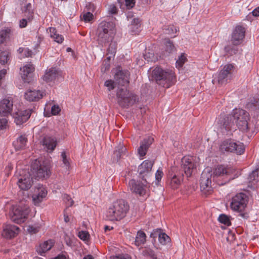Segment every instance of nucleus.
<instances>
[{
    "label": "nucleus",
    "instance_id": "f03ea898",
    "mask_svg": "<svg viewBox=\"0 0 259 259\" xmlns=\"http://www.w3.org/2000/svg\"><path fill=\"white\" fill-rule=\"evenodd\" d=\"M129 74L127 71H123L117 69L114 75L115 81L112 79L106 80L104 85L110 91L114 89L117 85L122 86L118 87L116 93L117 101L119 105L124 108L128 107L136 103L137 98L136 95L128 91L124 86L127 84L128 81Z\"/></svg>",
    "mask_w": 259,
    "mask_h": 259
},
{
    "label": "nucleus",
    "instance_id": "c756f323",
    "mask_svg": "<svg viewBox=\"0 0 259 259\" xmlns=\"http://www.w3.org/2000/svg\"><path fill=\"white\" fill-rule=\"evenodd\" d=\"M183 177L182 176H178L176 175H174L168 180V185L172 189H176L180 186Z\"/></svg>",
    "mask_w": 259,
    "mask_h": 259
},
{
    "label": "nucleus",
    "instance_id": "a211bd4d",
    "mask_svg": "<svg viewBox=\"0 0 259 259\" xmlns=\"http://www.w3.org/2000/svg\"><path fill=\"white\" fill-rule=\"evenodd\" d=\"M13 101L11 97L5 98L0 101V115L6 116L13 109Z\"/></svg>",
    "mask_w": 259,
    "mask_h": 259
},
{
    "label": "nucleus",
    "instance_id": "de8ad7c7",
    "mask_svg": "<svg viewBox=\"0 0 259 259\" xmlns=\"http://www.w3.org/2000/svg\"><path fill=\"white\" fill-rule=\"evenodd\" d=\"M18 51L20 53H21L23 56H24L26 57L31 56L32 54V51H30L29 49H28L27 48H20L18 49Z\"/></svg>",
    "mask_w": 259,
    "mask_h": 259
},
{
    "label": "nucleus",
    "instance_id": "72a5a7b5",
    "mask_svg": "<svg viewBox=\"0 0 259 259\" xmlns=\"http://www.w3.org/2000/svg\"><path fill=\"white\" fill-rule=\"evenodd\" d=\"M238 45H229L225 48L226 53L229 55L236 54L238 51Z\"/></svg>",
    "mask_w": 259,
    "mask_h": 259
},
{
    "label": "nucleus",
    "instance_id": "f8f14e48",
    "mask_svg": "<svg viewBox=\"0 0 259 259\" xmlns=\"http://www.w3.org/2000/svg\"><path fill=\"white\" fill-rule=\"evenodd\" d=\"M212 175L209 168H206L202 172L200 178V189L204 193H209L212 191L211 179Z\"/></svg>",
    "mask_w": 259,
    "mask_h": 259
},
{
    "label": "nucleus",
    "instance_id": "49530a36",
    "mask_svg": "<svg viewBox=\"0 0 259 259\" xmlns=\"http://www.w3.org/2000/svg\"><path fill=\"white\" fill-rule=\"evenodd\" d=\"M63 199L68 207L72 206L74 203V201L71 199L70 196L67 194H65L63 195Z\"/></svg>",
    "mask_w": 259,
    "mask_h": 259
},
{
    "label": "nucleus",
    "instance_id": "f704fd0d",
    "mask_svg": "<svg viewBox=\"0 0 259 259\" xmlns=\"http://www.w3.org/2000/svg\"><path fill=\"white\" fill-rule=\"evenodd\" d=\"M159 243L163 245H166L170 242V238L165 233L161 232L158 237Z\"/></svg>",
    "mask_w": 259,
    "mask_h": 259
},
{
    "label": "nucleus",
    "instance_id": "79ce46f5",
    "mask_svg": "<svg viewBox=\"0 0 259 259\" xmlns=\"http://www.w3.org/2000/svg\"><path fill=\"white\" fill-rule=\"evenodd\" d=\"M187 60L186 57L184 54H182L179 57V59L176 61V65L178 68H181L183 66Z\"/></svg>",
    "mask_w": 259,
    "mask_h": 259
},
{
    "label": "nucleus",
    "instance_id": "a878e982",
    "mask_svg": "<svg viewBox=\"0 0 259 259\" xmlns=\"http://www.w3.org/2000/svg\"><path fill=\"white\" fill-rule=\"evenodd\" d=\"M42 144L46 151L51 152L56 146V140L54 138L45 137L42 141Z\"/></svg>",
    "mask_w": 259,
    "mask_h": 259
},
{
    "label": "nucleus",
    "instance_id": "4be33fe9",
    "mask_svg": "<svg viewBox=\"0 0 259 259\" xmlns=\"http://www.w3.org/2000/svg\"><path fill=\"white\" fill-rule=\"evenodd\" d=\"M19 232V228L13 225H6L3 228L2 235L7 239H11L15 237Z\"/></svg>",
    "mask_w": 259,
    "mask_h": 259
},
{
    "label": "nucleus",
    "instance_id": "412c9836",
    "mask_svg": "<svg viewBox=\"0 0 259 259\" xmlns=\"http://www.w3.org/2000/svg\"><path fill=\"white\" fill-rule=\"evenodd\" d=\"M31 114V110H19L13 115L14 121L17 125H21L29 118Z\"/></svg>",
    "mask_w": 259,
    "mask_h": 259
},
{
    "label": "nucleus",
    "instance_id": "0e129e2a",
    "mask_svg": "<svg viewBox=\"0 0 259 259\" xmlns=\"http://www.w3.org/2000/svg\"><path fill=\"white\" fill-rule=\"evenodd\" d=\"M252 104L255 110H259V99L255 100L254 103H253Z\"/></svg>",
    "mask_w": 259,
    "mask_h": 259
},
{
    "label": "nucleus",
    "instance_id": "1a4fd4ad",
    "mask_svg": "<svg viewBox=\"0 0 259 259\" xmlns=\"http://www.w3.org/2000/svg\"><path fill=\"white\" fill-rule=\"evenodd\" d=\"M220 149L222 152H234L237 155H241L244 152L245 146L241 142L227 140L222 143Z\"/></svg>",
    "mask_w": 259,
    "mask_h": 259
},
{
    "label": "nucleus",
    "instance_id": "9d476101",
    "mask_svg": "<svg viewBox=\"0 0 259 259\" xmlns=\"http://www.w3.org/2000/svg\"><path fill=\"white\" fill-rule=\"evenodd\" d=\"M247 202V195L244 193H239L232 198L230 207L233 211L241 212L244 210Z\"/></svg>",
    "mask_w": 259,
    "mask_h": 259
},
{
    "label": "nucleus",
    "instance_id": "5fc2aeb1",
    "mask_svg": "<svg viewBox=\"0 0 259 259\" xmlns=\"http://www.w3.org/2000/svg\"><path fill=\"white\" fill-rule=\"evenodd\" d=\"M86 8L88 12H91L92 13H94L97 9V7L93 3H90L87 4Z\"/></svg>",
    "mask_w": 259,
    "mask_h": 259
},
{
    "label": "nucleus",
    "instance_id": "4d7b16f0",
    "mask_svg": "<svg viewBox=\"0 0 259 259\" xmlns=\"http://www.w3.org/2000/svg\"><path fill=\"white\" fill-rule=\"evenodd\" d=\"M111 259H132L131 256L128 254H120L113 256Z\"/></svg>",
    "mask_w": 259,
    "mask_h": 259
},
{
    "label": "nucleus",
    "instance_id": "cd10ccee",
    "mask_svg": "<svg viewBox=\"0 0 259 259\" xmlns=\"http://www.w3.org/2000/svg\"><path fill=\"white\" fill-rule=\"evenodd\" d=\"M125 147L122 145H119L116 147L113 155V161L117 162L123 155L125 154Z\"/></svg>",
    "mask_w": 259,
    "mask_h": 259
},
{
    "label": "nucleus",
    "instance_id": "4c0bfd02",
    "mask_svg": "<svg viewBox=\"0 0 259 259\" xmlns=\"http://www.w3.org/2000/svg\"><path fill=\"white\" fill-rule=\"evenodd\" d=\"M9 59V53L8 51H2L0 52V63L5 64L7 63Z\"/></svg>",
    "mask_w": 259,
    "mask_h": 259
},
{
    "label": "nucleus",
    "instance_id": "7ed1b4c3",
    "mask_svg": "<svg viewBox=\"0 0 259 259\" xmlns=\"http://www.w3.org/2000/svg\"><path fill=\"white\" fill-rule=\"evenodd\" d=\"M129 209L128 203L123 199L113 202L106 212V218L110 221H118L123 219Z\"/></svg>",
    "mask_w": 259,
    "mask_h": 259
},
{
    "label": "nucleus",
    "instance_id": "ddd939ff",
    "mask_svg": "<svg viewBox=\"0 0 259 259\" xmlns=\"http://www.w3.org/2000/svg\"><path fill=\"white\" fill-rule=\"evenodd\" d=\"M182 166L186 176L190 177L197 166L196 158L191 156H184L182 159Z\"/></svg>",
    "mask_w": 259,
    "mask_h": 259
},
{
    "label": "nucleus",
    "instance_id": "c9c22d12",
    "mask_svg": "<svg viewBox=\"0 0 259 259\" xmlns=\"http://www.w3.org/2000/svg\"><path fill=\"white\" fill-rule=\"evenodd\" d=\"M164 44L165 51L168 53H172L175 51V47L172 42L168 39L165 40Z\"/></svg>",
    "mask_w": 259,
    "mask_h": 259
},
{
    "label": "nucleus",
    "instance_id": "e2e57ef3",
    "mask_svg": "<svg viewBox=\"0 0 259 259\" xmlns=\"http://www.w3.org/2000/svg\"><path fill=\"white\" fill-rule=\"evenodd\" d=\"M251 13L252 14V15L255 17L259 16V7H257L254 9Z\"/></svg>",
    "mask_w": 259,
    "mask_h": 259
},
{
    "label": "nucleus",
    "instance_id": "2f4dec72",
    "mask_svg": "<svg viewBox=\"0 0 259 259\" xmlns=\"http://www.w3.org/2000/svg\"><path fill=\"white\" fill-rule=\"evenodd\" d=\"M49 30L50 33V37L53 40L58 44H61L64 40V37L62 35H60L57 32V30L54 27H50Z\"/></svg>",
    "mask_w": 259,
    "mask_h": 259
},
{
    "label": "nucleus",
    "instance_id": "b1692460",
    "mask_svg": "<svg viewBox=\"0 0 259 259\" xmlns=\"http://www.w3.org/2000/svg\"><path fill=\"white\" fill-rule=\"evenodd\" d=\"M44 93L39 90H29L25 94V98L29 101H37L42 98Z\"/></svg>",
    "mask_w": 259,
    "mask_h": 259
},
{
    "label": "nucleus",
    "instance_id": "09e8293b",
    "mask_svg": "<svg viewBox=\"0 0 259 259\" xmlns=\"http://www.w3.org/2000/svg\"><path fill=\"white\" fill-rule=\"evenodd\" d=\"M78 236L80 239L86 241L89 239L90 235L89 233L85 231H81L78 232Z\"/></svg>",
    "mask_w": 259,
    "mask_h": 259
},
{
    "label": "nucleus",
    "instance_id": "c85d7f7f",
    "mask_svg": "<svg viewBox=\"0 0 259 259\" xmlns=\"http://www.w3.org/2000/svg\"><path fill=\"white\" fill-rule=\"evenodd\" d=\"M146 235L143 231H138L135 238L134 244L137 247L144 245L146 241Z\"/></svg>",
    "mask_w": 259,
    "mask_h": 259
},
{
    "label": "nucleus",
    "instance_id": "393cba45",
    "mask_svg": "<svg viewBox=\"0 0 259 259\" xmlns=\"http://www.w3.org/2000/svg\"><path fill=\"white\" fill-rule=\"evenodd\" d=\"M58 75V71L56 68L51 67L47 69L42 78L46 82H51L54 81Z\"/></svg>",
    "mask_w": 259,
    "mask_h": 259
},
{
    "label": "nucleus",
    "instance_id": "052dcab7",
    "mask_svg": "<svg viewBox=\"0 0 259 259\" xmlns=\"http://www.w3.org/2000/svg\"><path fill=\"white\" fill-rule=\"evenodd\" d=\"M109 12L112 14H115L117 13V8L113 5H110L109 8Z\"/></svg>",
    "mask_w": 259,
    "mask_h": 259
},
{
    "label": "nucleus",
    "instance_id": "c03bdc74",
    "mask_svg": "<svg viewBox=\"0 0 259 259\" xmlns=\"http://www.w3.org/2000/svg\"><path fill=\"white\" fill-rule=\"evenodd\" d=\"M249 181L250 182L257 181L259 179V169L253 171L249 176Z\"/></svg>",
    "mask_w": 259,
    "mask_h": 259
},
{
    "label": "nucleus",
    "instance_id": "6e6d98bb",
    "mask_svg": "<svg viewBox=\"0 0 259 259\" xmlns=\"http://www.w3.org/2000/svg\"><path fill=\"white\" fill-rule=\"evenodd\" d=\"M8 121L7 120L4 118H0V130H4L7 126Z\"/></svg>",
    "mask_w": 259,
    "mask_h": 259
},
{
    "label": "nucleus",
    "instance_id": "a19ab883",
    "mask_svg": "<svg viewBox=\"0 0 259 259\" xmlns=\"http://www.w3.org/2000/svg\"><path fill=\"white\" fill-rule=\"evenodd\" d=\"M143 253L145 255L149 256L152 259L157 256L155 251L149 247H145L143 251Z\"/></svg>",
    "mask_w": 259,
    "mask_h": 259
},
{
    "label": "nucleus",
    "instance_id": "603ef678",
    "mask_svg": "<svg viewBox=\"0 0 259 259\" xmlns=\"http://www.w3.org/2000/svg\"><path fill=\"white\" fill-rule=\"evenodd\" d=\"M163 171H162V170L161 168H159L156 174H155V179H156V180L158 182H159L161 180V178H162L163 177Z\"/></svg>",
    "mask_w": 259,
    "mask_h": 259
},
{
    "label": "nucleus",
    "instance_id": "423d86ee",
    "mask_svg": "<svg viewBox=\"0 0 259 259\" xmlns=\"http://www.w3.org/2000/svg\"><path fill=\"white\" fill-rule=\"evenodd\" d=\"M233 172V169L231 167L219 165L214 168L212 177L218 185H223L234 179L232 175Z\"/></svg>",
    "mask_w": 259,
    "mask_h": 259
},
{
    "label": "nucleus",
    "instance_id": "a18cd8bd",
    "mask_svg": "<svg viewBox=\"0 0 259 259\" xmlns=\"http://www.w3.org/2000/svg\"><path fill=\"white\" fill-rule=\"evenodd\" d=\"M143 56L144 59L148 62H155L157 59L154 53L152 52H146Z\"/></svg>",
    "mask_w": 259,
    "mask_h": 259
},
{
    "label": "nucleus",
    "instance_id": "aec40b11",
    "mask_svg": "<svg viewBox=\"0 0 259 259\" xmlns=\"http://www.w3.org/2000/svg\"><path fill=\"white\" fill-rule=\"evenodd\" d=\"M153 141L154 139L150 136L144 138L141 141L140 146L138 148V153L141 159H143L145 156L148 148Z\"/></svg>",
    "mask_w": 259,
    "mask_h": 259
},
{
    "label": "nucleus",
    "instance_id": "20e7f679",
    "mask_svg": "<svg viewBox=\"0 0 259 259\" xmlns=\"http://www.w3.org/2000/svg\"><path fill=\"white\" fill-rule=\"evenodd\" d=\"M116 33L115 24L112 21H103L98 29V41L102 46L112 41Z\"/></svg>",
    "mask_w": 259,
    "mask_h": 259
},
{
    "label": "nucleus",
    "instance_id": "338daca9",
    "mask_svg": "<svg viewBox=\"0 0 259 259\" xmlns=\"http://www.w3.org/2000/svg\"><path fill=\"white\" fill-rule=\"evenodd\" d=\"M83 259H94L91 255H88L85 256Z\"/></svg>",
    "mask_w": 259,
    "mask_h": 259
},
{
    "label": "nucleus",
    "instance_id": "37998d69",
    "mask_svg": "<svg viewBox=\"0 0 259 259\" xmlns=\"http://www.w3.org/2000/svg\"><path fill=\"white\" fill-rule=\"evenodd\" d=\"M10 32V29H6L0 31V45L3 43L6 38L8 36Z\"/></svg>",
    "mask_w": 259,
    "mask_h": 259
},
{
    "label": "nucleus",
    "instance_id": "13d9d810",
    "mask_svg": "<svg viewBox=\"0 0 259 259\" xmlns=\"http://www.w3.org/2000/svg\"><path fill=\"white\" fill-rule=\"evenodd\" d=\"M177 29L174 26H168L167 29H165V33L171 35L176 33Z\"/></svg>",
    "mask_w": 259,
    "mask_h": 259
},
{
    "label": "nucleus",
    "instance_id": "680f3d73",
    "mask_svg": "<svg viewBox=\"0 0 259 259\" xmlns=\"http://www.w3.org/2000/svg\"><path fill=\"white\" fill-rule=\"evenodd\" d=\"M27 21L25 19H23L20 21L19 26L21 28H24L26 26Z\"/></svg>",
    "mask_w": 259,
    "mask_h": 259
},
{
    "label": "nucleus",
    "instance_id": "774afa93",
    "mask_svg": "<svg viewBox=\"0 0 259 259\" xmlns=\"http://www.w3.org/2000/svg\"><path fill=\"white\" fill-rule=\"evenodd\" d=\"M55 259H66V257L63 255H58Z\"/></svg>",
    "mask_w": 259,
    "mask_h": 259
},
{
    "label": "nucleus",
    "instance_id": "f257e3e1",
    "mask_svg": "<svg viewBox=\"0 0 259 259\" xmlns=\"http://www.w3.org/2000/svg\"><path fill=\"white\" fill-rule=\"evenodd\" d=\"M249 118L248 113L245 110L235 108L232 113L226 117L221 116L216 124V129L218 134L223 135H231L233 131L236 130V125L243 132L248 130V120Z\"/></svg>",
    "mask_w": 259,
    "mask_h": 259
},
{
    "label": "nucleus",
    "instance_id": "bb28decb",
    "mask_svg": "<svg viewBox=\"0 0 259 259\" xmlns=\"http://www.w3.org/2000/svg\"><path fill=\"white\" fill-rule=\"evenodd\" d=\"M54 244L53 240L50 239L40 243L36 250L39 254L42 255L44 253L50 250Z\"/></svg>",
    "mask_w": 259,
    "mask_h": 259
},
{
    "label": "nucleus",
    "instance_id": "4468645a",
    "mask_svg": "<svg viewBox=\"0 0 259 259\" xmlns=\"http://www.w3.org/2000/svg\"><path fill=\"white\" fill-rule=\"evenodd\" d=\"M234 66L231 64H228L225 65L220 72L216 75L215 78L219 84H224L226 83L232 77V74Z\"/></svg>",
    "mask_w": 259,
    "mask_h": 259
},
{
    "label": "nucleus",
    "instance_id": "5701e85b",
    "mask_svg": "<svg viewBox=\"0 0 259 259\" xmlns=\"http://www.w3.org/2000/svg\"><path fill=\"white\" fill-rule=\"evenodd\" d=\"M153 166V162L148 160L144 161L138 167V172L140 176L144 179L145 177L150 172Z\"/></svg>",
    "mask_w": 259,
    "mask_h": 259
},
{
    "label": "nucleus",
    "instance_id": "f3484780",
    "mask_svg": "<svg viewBox=\"0 0 259 259\" xmlns=\"http://www.w3.org/2000/svg\"><path fill=\"white\" fill-rule=\"evenodd\" d=\"M48 192L44 186L40 184L35 188L34 193L32 195L33 202L35 205H39L46 197Z\"/></svg>",
    "mask_w": 259,
    "mask_h": 259
},
{
    "label": "nucleus",
    "instance_id": "3c124183",
    "mask_svg": "<svg viewBox=\"0 0 259 259\" xmlns=\"http://www.w3.org/2000/svg\"><path fill=\"white\" fill-rule=\"evenodd\" d=\"M161 233V229H154L152 231V232L150 233V237L151 238H152L154 241H155V239L157 238V237L159 236V235Z\"/></svg>",
    "mask_w": 259,
    "mask_h": 259
},
{
    "label": "nucleus",
    "instance_id": "e433bc0d",
    "mask_svg": "<svg viewBox=\"0 0 259 259\" xmlns=\"http://www.w3.org/2000/svg\"><path fill=\"white\" fill-rule=\"evenodd\" d=\"M41 226L39 224L30 225L27 228V231L30 234H35L39 232Z\"/></svg>",
    "mask_w": 259,
    "mask_h": 259
},
{
    "label": "nucleus",
    "instance_id": "473e14b6",
    "mask_svg": "<svg viewBox=\"0 0 259 259\" xmlns=\"http://www.w3.org/2000/svg\"><path fill=\"white\" fill-rule=\"evenodd\" d=\"M140 21L138 18H134L130 26V30L133 34H137L140 30Z\"/></svg>",
    "mask_w": 259,
    "mask_h": 259
},
{
    "label": "nucleus",
    "instance_id": "bf43d9fd",
    "mask_svg": "<svg viewBox=\"0 0 259 259\" xmlns=\"http://www.w3.org/2000/svg\"><path fill=\"white\" fill-rule=\"evenodd\" d=\"M125 5L128 9L132 8L135 6V0H125Z\"/></svg>",
    "mask_w": 259,
    "mask_h": 259
},
{
    "label": "nucleus",
    "instance_id": "ea45409f",
    "mask_svg": "<svg viewBox=\"0 0 259 259\" xmlns=\"http://www.w3.org/2000/svg\"><path fill=\"white\" fill-rule=\"evenodd\" d=\"M218 220L220 223L225 225L230 226L231 225L229 218L224 214H220L218 218Z\"/></svg>",
    "mask_w": 259,
    "mask_h": 259
},
{
    "label": "nucleus",
    "instance_id": "7c9ffc66",
    "mask_svg": "<svg viewBox=\"0 0 259 259\" xmlns=\"http://www.w3.org/2000/svg\"><path fill=\"white\" fill-rule=\"evenodd\" d=\"M27 139L25 136L21 135L19 136L16 141L13 143L14 147L16 150L23 149L26 145Z\"/></svg>",
    "mask_w": 259,
    "mask_h": 259
},
{
    "label": "nucleus",
    "instance_id": "dca6fc26",
    "mask_svg": "<svg viewBox=\"0 0 259 259\" xmlns=\"http://www.w3.org/2000/svg\"><path fill=\"white\" fill-rule=\"evenodd\" d=\"M245 28L237 25L233 30L231 37L230 41L234 45H239L241 44L245 36Z\"/></svg>",
    "mask_w": 259,
    "mask_h": 259
},
{
    "label": "nucleus",
    "instance_id": "39448f33",
    "mask_svg": "<svg viewBox=\"0 0 259 259\" xmlns=\"http://www.w3.org/2000/svg\"><path fill=\"white\" fill-rule=\"evenodd\" d=\"M152 76L157 84L165 88L171 86L175 81L174 73L172 70H163L160 67L153 70Z\"/></svg>",
    "mask_w": 259,
    "mask_h": 259
},
{
    "label": "nucleus",
    "instance_id": "69168bd1",
    "mask_svg": "<svg viewBox=\"0 0 259 259\" xmlns=\"http://www.w3.org/2000/svg\"><path fill=\"white\" fill-rule=\"evenodd\" d=\"M110 49H111L112 50L111 51V53L112 54H113L115 52V45L114 44H111L110 45V46H109V51L110 50Z\"/></svg>",
    "mask_w": 259,
    "mask_h": 259
},
{
    "label": "nucleus",
    "instance_id": "864d4df0",
    "mask_svg": "<svg viewBox=\"0 0 259 259\" xmlns=\"http://www.w3.org/2000/svg\"><path fill=\"white\" fill-rule=\"evenodd\" d=\"M60 111V108L58 105H54L52 107L51 113L53 115H56L58 114Z\"/></svg>",
    "mask_w": 259,
    "mask_h": 259
},
{
    "label": "nucleus",
    "instance_id": "6ab92c4d",
    "mask_svg": "<svg viewBox=\"0 0 259 259\" xmlns=\"http://www.w3.org/2000/svg\"><path fill=\"white\" fill-rule=\"evenodd\" d=\"M34 69V66L31 63H29L21 68L20 74L24 82H29L31 81Z\"/></svg>",
    "mask_w": 259,
    "mask_h": 259
},
{
    "label": "nucleus",
    "instance_id": "0eeeda50",
    "mask_svg": "<svg viewBox=\"0 0 259 259\" xmlns=\"http://www.w3.org/2000/svg\"><path fill=\"white\" fill-rule=\"evenodd\" d=\"M31 171L34 176L38 178L48 177L50 174V165L37 159L34 160L31 165Z\"/></svg>",
    "mask_w": 259,
    "mask_h": 259
},
{
    "label": "nucleus",
    "instance_id": "8fccbe9b",
    "mask_svg": "<svg viewBox=\"0 0 259 259\" xmlns=\"http://www.w3.org/2000/svg\"><path fill=\"white\" fill-rule=\"evenodd\" d=\"M82 19L86 22H90L93 19V14L91 12L85 13L82 15Z\"/></svg>",
    "mask_w": 259,
    "mask_h": 259
},
{
    "label": "nucleus",
    "instance_id": "6e6552de",
    "mask_svg": "<svg viewBox=\"0 0 259 259\" xmlns=\"http://www.w3.org/2000/svg\"><path fill=\"white\" fill-rule=\"evenodd\" d=\"M29 212V207L27 205L14 206L11 213V220L17 224L24 223Z\"/></svg>",
    "mask_w": 259,
    "mask_h": 259
},
{
    "label": "nucleus",
    "instance_id": "58836bf2",
    "mask_svg": "<svg viewBox=\"0 0 259 259\" xmlns=\"http://www.w3.org/2000/svg\"><path fill=\"white\" fill-rule=\"evenodd\" d=\"M62 162L64 166L67 170H69L70 168V158L67 157L65 152H62L61 154Z\"/></svg>",
    "mask_w": 259,
    "mask_h": 259
},
{
    "label": "nucleus",
    "instance_id": "2eb2a0df",
    "mask_svg": "<svg viewBox=\"0 0 259 259\" xmlns=\"http://www.w3.org/2000/svg\"><path fill=\"white\" fill-rule=\"evenodd\" d=\"M33 184L32 178L28 171L23 170L20 172L17 181V185L22 190H28Z\"/></svg>",
    "mask_w": 259,
    "mask_h": 259
},
{
    "label": "nucleus",
    "instance_id": "9b49d317",
    "mask_svg": "<svg viewBox=\"0 0 259 259\" xmlns=\"http://www.w3.org/2000/svg\"><path fill=\"white\" fill-rule=\"evenodd\" d=\"M142 180L143 181H141L132 179L128 182V188L131 191L140 196L146 194L149 187L146 180L144 179Z\"/></svg>",
    "mask_w": 259,
    "mask_h": 259
}]
</instances>
